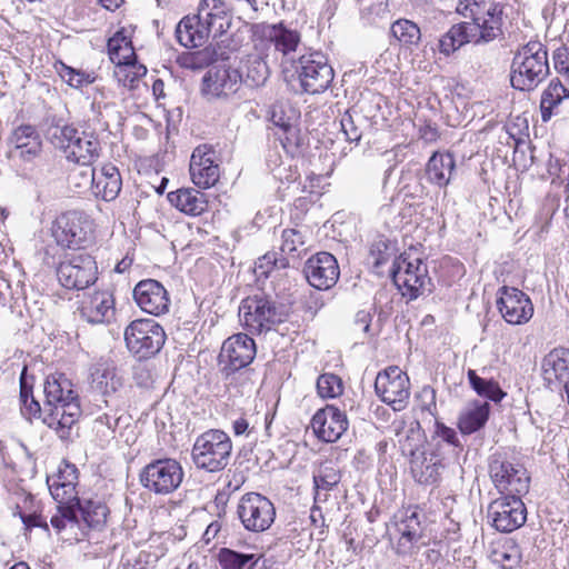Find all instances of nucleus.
I'll list each match as a JSON object with an SVG mask.
<instances>
[{
  "mask_svg": "<svg viewBox=\"0 0 569 569\" xmlns=\"http://www.w3.org/2000/svg\"><path fill=\"white\" fill-rule=\"evenodd\" d=\"M340 479L341 476L337 468L330 465H322L313 475L315 501H327V492L332 490L340 482Z\"/></svg>",
  "mask_w": 569,
  "mask_h": 569,
  "instance_id": "nucleus-43",
  "label": "nucleus"
},
{
  "mask_svg": "<svg viewBox=\"0 0 569 569\" xmlns=\"http://www.w3.org/2000/svg\"><path fill=\"white\" fill-rule=\"evenodd\" d=\"M274 134L289 154H295L302 143L300 130L296 124H287L286 129L276 131Z\"/></svg>",
  "mask_w": 569,
  "mask_h": 569,
  "instance_id": "nucleus-55",
  "label": "nucleus"
},
{
  "mask_svg": "<svg viewBox=\"0 0 569 569\" xmlns=\"http://www.w3.org/2000/svg\"><path fill=\"white\" fill-rule=\"evenodd\" d=\"M340 127L347 141L358 143L365 130L372 127L370 118L365 114L363 103L347 109L340 118Z\"/></svg>",
  "mask_w": 569,
  "mask_h": 569,
  "instance_id": "nucleus-33",
  "label": "nucleus"
},
{
  "mask_svg": "<svg viewBox=\"0 0 569 569\" xmlns=\"http://www.w3.org/2000/svg\"><path fill=\"white\" fill-rule=\"evenodd\" d=\"M57 277L67 289L83 290L98 279V266L94 258L88 253L73 254L60 262Z\"/></svg>",
  "mask_w": 569,
  "mask_h": 569,
  "instance_id": "nucleus-14",
  "label": "nucleus"
},
{
  "mask_svg": "<svg viewBox=\"0 0 569 569\" xmlns=\"http://www.w3.org/2000/svg\"><path fill=\"white\" fill-rule=\"evenodd\" d=\"M457 11L480 24L502 33L503 6L501 0H460Z\"/></svg>",
  "mask_w": 569,
  "mask_h": 569,
  "instance_id": "nucleus-22",
  "label": "nucleus"
},
{
  "mask_svg": "<svg viewBox=\"0 0 569 569\" xmlns=\"http://www.w3.org/2000/svg\"><path fill=\"white\" fill-rule=\"evenodd\" d=\"M455 168L456 162L451 153L435 152L427 163V179L438 187H446L450 182Z\"/></svg>",
  "mask_w": 569,
  "mask_h": 569,
  "instance_id": "nucleus-36",
  "label": "nucleus"
},
{
  "mask_svg": "<svg viewBox=\"0 0 569 569\" xmlns=\"http://www.w3.org/2000/svg\"><path fill=\"white\" fill-rule=\"evenodd\" d=\"M389 248V244L385 239L376 240L370 248V254L375 257V264L379 266L387 260L386 252Z\"/></svg>",
  "mask_w": 569,
  "mask_h": 569,
  "instance_id": "nucleus-62",
  "label": "nucleus"
},
{
  "mask_svg": "<svg viewBox=\"0 0 569 569\" xmlns=\"http://www.w3.org/2000/svg\"><path fill=\"white\" fill-rule=\"evenodd\" d=\"M489 476L500 493L523 495L529 490L530 478L521 465H513L506 455L496 452L489 458Z\"/></svg>",
  "mask_w": 569,
  "mask_h": 569,
  "instance_id": "nucleus-8",
  "label": "nucleus"
},
{
  "mask_svg": "<svg viewBox=\"0 0 569 569\" xmlns=\"http://www.w3.org/2000/svg\"><path fill=\"white\" fill-rule=\"evenodd\" d=\"M409 469L417 483L436 487L442 479L446 465L439 453L426 451L409 460Z\"/></svg>",
  "mask_w": 569,
  "mask_h": 569,
  "instance_id": "nucleus-27",
  "label": "nucleus"
},
{
  "mask_svg": "<svg viewBox=\"0 0 569 569\" xmlns=\"http://www.w3.org/2000/svg\"><path fill=\"white\" fill-rule=\"evenodd\" d=\"M92 184L94 193L104 201L114 200L122 187V179L118 168L106 163L100 169H92Z\"/></svg>",
  "mask_w": 569,
  "mask_h": 569,
  "instance_id": "nucleus-30",
  "label": "nucleus"
},
{
  "mask_svg": "<svg viewBox=\"0 0 569 569\" xmlns=\"http://www.w3.org/2000/svg\"><path fill=\"white\" fill-rule=\"evenodd\" d=\"M303 273L310 286L318 290H328L337 283L340 270L336 257L322 251L306 261Z\"/></svg>",
  "mask_w": 569,
  "mask_h": 569,
  "instance_id": "nucleus-19",
  "label": "nucleus"
},
{
  "mask_svg": "<svg viewBox=\"0 0 569 569\" xmlns=\"http://www.w3.org/2000/svg\"><path fill=\"white\" fill-rule=\"evenodd\" d=\"M270 120L278 128V131L286 129L287 124H293L290 118L284 116L282 107L278 104L272 107Z\"/></svg>",
  "mask_w": 569,
  "mask_h": 569,
  "instance_id": "nucleus-63",
  "label": "nucleus"
},
{
  "mask_svg": "<svg viewBox=\"0 0 569 569\" xmlns=\"http://www.w3.org/2000/svg\"><path fill=\"white\" fill-rule=\"evenodd\" d=\"M189 171L192 182L202 189L214 186L220 177L216 151L207 146H198L190 158Z\"/></svg>",
  "mask_w": 569,
  "mask_h": 569,
  "instance_id": "nucleus-20",
  "label": "nucleus"
},
{
  "mask_svg": "<svg viewBox=\"0 0 569 569\" xmlns=\"http://www.w3.org/2000/svg\"><path fill=\"white\" fill-rule=\"evenodd\" d=\"M266 38L273 44L276 52L281 53V67L284 73L291 71L296 64L295 53L298 51L301 42L300 33L283 26L282 23L272 24L264 32Z\"/></svg>",
  "mask_w": 569,
  "mask_h": 569,
  "instance_id": "nucleus-25",
  "label": "nucleus"
},
{
  "mask_svg": "<svg viewBox=\"0 0 569 569\" xmlns=\"http://www.w3.org/2000/svg\"><path fill=\"white\" fill-rule=\"evenodd\" d=\"M8 156L13 161L33 162L42 151V140L38 130L31 124L16 128L9 139Z\"/></svg>",
  "mask_w": 569,
  "mask_h": 569,
  "instance_id": "nucleus-21",
  "label": "nucleus"
},
{
  "mask_svg": "<svg viewBox=\"0 0 569 569\" xmlns=\"http://www.w3.org/2000/svg\"><path fill=\"white\" fill-rule=\"evenodd\" d=\"M78 518L86 523L89 528H100L104 525L109 509L106 505L99 501L88 500L84 503L76 505Z\"/></svg>",
  "mask_w": 569,
  "mask_h": 569,
  "instance_id": "nucleus-45",
  "label": "nucleus"
},
{
  "mask_svg": "<svg viewBox=\"0 0 569 569\" xmlns=\"http://www.w3.org/2000/svg\"><path fill=\"white\" fill-rule=\"evenodd\" d=\"M303 92L318 94L325 92L335 78V71L327 58L318 51L300 54L295 66Z\"/></svg>",
  "mask_w": 569,
  "mask_h": 569,
  "instance_id": "nucleus-6",
  "label": "nucleus"
},
{
  "mask_svg": "<svg viewBox=\"0 0 569 569\" xmlns=\"http://www.w3.org/2000/svg\"><path fill=\"white\" fill-rule=\"evenodd\" d=\"M502 33L475 21L453 24L439 40V51L449 56L466 43L483 44L493 41Z\"/></svg>",
  "mask_w": 569,
  "mask_h": 569,
  "instance_id": "nucleus-11",
  "label": "nucleus"
},
{
  "mask_svg": "<svg viewBox=\"0 0 569 569\" xmlns=\"http://www.w3.org/2000/svg\"><path fill=\"white\" fill-rule=\"evenodd\" d=\"M556 71L569 80V47H559L552 54Z\"/></svg>",
  "mask_w": 569,
  "mask_h": 569,
  "instance_id": "nucleus-58",
  "label": "nucleus"
},
{
  "mask_svg": "<svg viewBox=\"0 0 569 569\" xmlns=\"http://www.w3.org/2000/svg\"><path fill=\"white\" fill-rule=\"evenodd\" d=\"M176 37L181 46L197 48L203 46L211 36L196 14L181 19L176 28Z\"/></svg>",
  "mask_w": 569,
  "mask_h": 569,
  "instance_id": "nucleus-35",
  "label": "nucleus"
},
{
  "mask_svg": "<svg viewBox=\"0 0 569 569\" xmlns=\"http://www.w3.org/2000/svg\"><path fill=\"white\" fill-rule=\"evenodd\" d=\"M391 277L402 296L410 300L426 292H431V279L428 276L427 264L420 259L409 261L400 258L393 264Z\"/></svg>",
  "mask_w": 569,
  "mask_h": 569,
  "instance_id": "nucleus-9",
  "label": "nucleus"
},
{
  "mask_svg": "<svg viewBox=\"0 0 569 569\" xmlns=\"http://www.w3.org/2000/svg\"><path fill=\"white\" fill-rule=\"evenodd\" d=\"M79 311L89 323H109L116 315L113 295L108 290L90 293L82 299Z\"/></svg>",
  "mask_w": 569,
  "mask_h": 569,
  "instance_id": "nucleus-28",
  "label": "nucleus"
},
{
  "mask_svg": "<svg viewBox=\"0 0 569 569\" xmlns=\"http://www.w3.org/2000/svg\"><path fill=\"white\" fill-rule=\"evenodd\" d=\"M548 50L540 41L521 46L511 61L510 82L520 91H531L549 74Z\"/></svg>",
  "mask_w": 569,
  "mask_h": 569,
  "instance_id": "nucleus-2",
  "label": "nucleus"
},
{
  "mask_svg": "<svg viewBox=\"0 0 569 569\" xmlns=\"http://www.w3.org/2000/svg\"><path fill=\"white\" fill-rule=\"evenodd\" d=\"M399 535L396 551L398 555H408L422 536V528L417 511H406L395 525Z\"/></svg>",
  "mask_w": 569,
  "mask_h": 569,
  "instance_id": "nucleus-31",
  "label": "nucleus"
},
{
  "mask_svg": "<svg viewBox=\"0 0 569 569\" xmlns=\"http://www.w3.org/2000/svg\"><path fill=\"white\" fill-rule=\"evenodd\" d=\"M348 419L343 411L332 405L319 409L311 419L316 436L325 442H336L348 429Z\"/></svg>",
  "mask_w": 569,
  "mask_h": 569,
  "instance_id": "nucleus-23",
  "label": "nucleus"
},
{
  "mask_svg": "<svg viewBox=\"0 0 569 569\" xmlns=\"http://www.w3.org/2000/svg\"><path fill=\"white\" fill-rule=\"evenodd\" d=\"M256 343L246 333L229 337L222 343L218 360L220 371L226 377L249 366L256 357Z\"/></svg>",
  "mask_w": 569,
  "mask_h": 569,
  "instance_id": "nucleus-16",
  "label": "nucleus"
},
{
  "mask_svg": "<svg viewBox=\"0 0 569 569\" xmlns=\"http://www.w3.org/2000/svg\"><path fill=\"white\" fill-rule=\"evenodd\" d=\"M488 518L500 532H512L525 525L527 509L520 495L506 493L488 506Z\"/></svg>",
  "mask_w": 569,
  "mask_h": 569,
  "instance_id": "nucleus-15",
  "label": "nucleus"
},
{
  "mask_svg": "<svg viewBox=\"0 0 569 569\" xmlns=\"http://www.w3.org/2000/svg\"><path fill=\"white\" fill-rule=\"evenodd\" d=\"M260 557L254 553L236 551L230 548H221L218 552V561L222 569H254Z\"/></svg>",
  "mask_w": 569,
  "mask_h": 569,
  "instance_id": "nucleus-44",
  "label": "nucleus"
},
{
  "mask_svg": "<svg viewBox=\"0 0 569 569\" xmlns=\"http://www.w3.org/2000/svg\"><path fill=\"white\" fill-rule=\"evenodd\" d=\"M390 32L402 46H417L421 39L420 28L408 19H399L391 24Z\"/></svg>",
  "mask_w": 569,
  "mask_h": 569,
  "instance_id": "nucleus-47",
  "label": "nucleus"
},
{
  "mask_svg": "<svg viewBox=\"0 0 569 569\" xmlns=\"http://www.w3.org/2000/svg\"><path fill=\"white\" fill-rule=\"evenodd\" d=\"M128 350L138 359H148L157 355L166 341L163 328L153 319H137L124 330Z\"/></svg>",
  "mask_w": 569,
  "mask_h": 569,
  "instance_id": "nucleus-7",
  "label": "nucleus"
},
{
  "mask_svg": "<svg viewBox=\"0 0 569 569\" xmlns=\"http://www.w3.org/2000/svg\"><path fill=\"white\" fill-rule=\"evenodd\" d=\"M20 518L23 522V525L26 526L27 529H31V528H44L46 530H48V523L46 521V519L41 516V515H38V513H20Z\"/></svg>",
  "mask_w": 569,
  "mask_h": 569,
  "instance_id": "nucleus-64",
  "label": "nucleus"
},
{
  "mask_svg": "<svg viewBox=\"0 0 569 569\" xmlns=\"http://www.w3.org/2000/svg\"><path fill=\"white\" fill-rule=\"evenodd\" d=\"M239 317L251 333H262L283 322L287 312L282 305L277 303L270 297L254 295L241 301Z\"/></svg>",
  "mask_w": 569,
  "mask_h": 569,
  "instance_id": "nucleus-5",
  "label": "nucleus"
},
{
  "mask_svg": "<svg viewBox=\"0 0 569 569\" xmlns=\"http://www.w3.org/2000/svg\"><path fill=\"white\" fill-rule=\"evenodd\" d=\"M122 388V379L114 366L100 362L91 367L88 378V391L93 397H101L106 406L108 397L114 396Z\"/></svg>",
  "mask_w": 569,
  "mask_h": 569,
  "instance_id": "nucleus-26",
  "label": "nucleus"
},
{
  "mask_svg": "<svg viewBox=\"0 0 569 569\" xmlns=\"http://www.w3.org/2000/svg\"><path fill=\"white\" fill-rule=\"evenodd\" d=\"M229 51L220 46H208L202 50L183 54L179 61L180 64L188 69H202L218 60H228Z\"/></svg>",
  "mask_w": 569,
  "mask_h": 569,
  "instance_id": "nucleus-39",
  "label": "nucleus"
},
{
  "mask_svg": "<svg viewBox=\"0 0 569 569\" xmlns=\"http://www.w3.org/2000/svg\"><path fill=\"white\" fill-rule=\"evenodd\" d=\"M58 513L53 515L50 519L51 526L61 531L67 528V526L74 527L80 526V520L78 518V511L74 506H57Z\"/></svg>",
  "mask_w": 569,
  "mask_h": 569,
  "instance_id": "nucleus-54",
  "label": "nucleus"
},
{
  "mask_svg": "<svg viewBox=\"0 0 569 569\" xmlns=\"http://www.w3.org/2000/svg\"><path fill=\"white\" fill-rule=\"evenodd\" d=\"M197 17L213 39L222 37L231 26V14L222 0H201Z\"/></svg>",
  "mask_w": 569,
  "mask_h": 569,
  "instance_id": "nucleus-29",
  "label": "nucleus"
},
{
  "mask_svg": "<svg viewBox=\"0 0 569 569\" xmlns=\"http://www.w3.org/2000/svg\"><path fill=\"white\" fill-rule=\"evenodd\" d=\"M468 380L472 389L481 397H486L493 402H499L506 396V392L493 380H486L479 377L475 370H468Z\"/></svg>",
  "mask_w": 569,
  "mask_h": 569,
  "instance_id": "nucleus-48",
  "label": "nucleus"
},
{
  "mask_svg": "<svg viewBox=\"0 0 569 569\" xmlns=\"http://www.w3.org/2000/svg\"><path fill=\"white\" fill-rule=\"evenodd\" d=\"M237 513L246 530L263 532L273 523L276 508L267 497L258 492H248L241 497Z\"/></svg>",
  "mask_w": 569,
  "mask_h": 569,
  "instance_id": "nucleus-12",
  "label": "nucleus"
},
{
  "mask_svg": "<svg viewBox=\"0 0 569 569\" xmlns=\"http://www.w3.org/2000/svg\"><path fill=\"white\" fill-rule=\"evenodd\" d=\"M183 470L174 459H158L148 463L140 473L141 485L157 495L173 492L182 482Z\"/></svg>",
  "mask_w": 569,
  "mask_h": 569,
  "instance_id": "nucleus-10",
  "label": "nucleus"
},
{
  "mask_svg": "<svg viewBox=\"0 0 569 569\" xmlns=\"http://www.w3.org/2000/svg\"><path fill=\"white\" fill-rule=\"evenodd\" d=\"M90 221L78 211L60 214L52 226L56 242L68 249H79L90 240Z\"/></svg>",
  "mask_w": 569,
  "mask_h": 569,
  "instance_id": "nucleus-17",
  "label": "nucleus"
},
{
  "mask_svg": "<svg viewBox=\"0 0 569 569\" xmlns=\"http://www.w3.org/2000/svg\"><path fill=\"white\" fill-rule=\"evenodd\" d=\"M50 132L51 143L70 162L90 166L100 156V141L92 130H80L72 124H64L53 127Z\"/></svg>",
  "mask_w": 569,
  "mask_h": 569,
  "instance_id": "nucleus-3",
  "label": "nucleus"
},
{
  "mask_svg": "<svg viewBox=\"0 0 569 569\" xmlns=\"http://www.w3.org/2000/svg\"><path fill=\"white\" fill-rule=\"evenodd\" d=\"M490 406L488 402L475 401L459 416L458 427L463 435H471L480 430L488 421Z\"/></svg>",
  "mask_w": 569,
  "mask_h": 569,
  "instance_id": "nucleus-38",
  "label": "nucleus"
},
{
  "mask_svg": "<svg viewBox=\"0 0 569 569\" xmlns=\"http://www.w3.org/2000/svg\"><path fill=\"white\" fill-rule=\"evenodd\" d=\"M317 391L321 398H336L343 391L342 380L333 373L320 375L317 380Z\"/></svg>",
  "mask_w": 569,
  "mask_h": 569,
  "instance_id": "nucleus-52",
  "label": "nucleus"
},
{
  "mask_svg": "<svg viewBox=\"0 0 569 569\" xmlns=\"http://www.w3.org/2000/svg\"><path fill=\"white\" fill-rule=\"evenodd\" d=\"M77 483H62L58 482H50L49 481V490L52 496V498L57 501L58 506H74L79 505V498L76 490Z\"/></svg>",
  "mask_w": 569,
  "mask_h": 569,
  "instance_id": "nucleus-51",
  "label": "nucleus"
},
{
  "mask_svg": "<svg viewBox=\"0 0 569 569\" xmlns=\"http://www.w3.org/2000/svg\"><path fill=\"white\" fill-rule=\"evenodd\" d=\"M568 98L569 88L560 79H552L541 93L540 112L542 121H549L553 111Z\"/></svg>",
  "mask_w": 569,
  "mask_h": 569,
  "instance_id": "nucleus-37",
  "label": "nucleus"
},
{
  "mask_svg": "<svg viewBox=\"0 0 569 569\" xmlns=\"http://www.w3.org/2000/svg\"><path fill=\"white\" fill-rule=\"evenodd\" d=\"M46 403L52 406L51 412L43 419L60 439L67 440L71 429L81 415L78 393L72 382L63 373L47 377L43 386Z\"/></svg>",
  "mask_w": 569,
  "mask_h": 569,
  "instance_id": "nucleus-1",
  "label": "nucleus"
},
{
  "mask_svg": "<svg viewBox=\"0 0 569 569\" xmlns=\"http://www.w3.org/2000/svg\"><path fill=\"white\" fill-rule=\"evenodd\" d=\"M542 373L546 381H561L569 376V350L553 349L542 360Z\"/></svg>",
  "mask_w": 569,
  "mask_h": 569,
  "instance_id": "nucleus-40",
  "label": "nucleus"
},
{
  "mask_svg": "<svg viewBox=\"0 0 569 569\" xmlns=\"http://www.w3.org/2000/svg\"><path fill=\"white\" fill-rule=\"evenodd\" d=\"M133 299L140 309L147 313L160 316L169 311L168 291L154 279L139 281L133 288Z\"/></svg>",
  "mask_w": 569,
  "mask_h": 569,
  "instance_id": "nucleus-24",
  "label": "nucleus"
},
{
  "mask_svg": "<svg viewBox=\"0 0 569 569\" xmlns=\"http://www.w3.org/2000/svg\"><path fill=\"white\" fill-rule=\"evenodd\" d=\"M519 560L520 556L516 549H512L510 552L505 550L495 552V561L501 563L506 569H511L519 562Z\"/></svg>",
  "mask_w": 569,
  "mask_h": 569,
  "instance_id": "nucleus-61",
  "label": "nucleus"
},
{
  "mask_svg": "<svg viewBox=\"0 0 569 569\" xmlns=\"http://www.w3.org/2000/svg\"><path fill=\"white\" fill-rule=\"evenodd\" d=\"M171 206L189 216H199L208 208L206 194L193 188H181L167 196Z\"/></svg>",
  "mask_w": 569,
  "mask_h": 569,
  "instance_id": "nucleus-34",
  "label": "nucleus"
},
{
  "mask_svg": "<svg viewBox=\"0 0 569 569\" xmlns=\"http://www.w3.org/2000/svg\"><path fill=\"white\" fill-rule=\"evenodd\" d=\"M77 479H78V469L76 468V466L66 462L59 467L57 475L48 477L47 483L49 485V481L56 482L57 480H58V482H62V483H68V482L77 483Z\"/></svg>",
  "mask_w": 569,
  "mask_h": 569,
  "instance_id": "nucleus-59",
  "label": "nucleus"
},
{
  "mask_svg": "<svg viewBox=\"0 0 569 569\" xmlns=\"http://www.w3.org/2000/svg\"><path fill=\"white\" fill-rule=\"evenodd\" d=\"M108 54L114 64H128L136 60L134 49L131 39L126 34V31L119 30L107 43Z\"/></svg>",
  "mask_w": 569,
  "mask_h": 569,
  "instance_id": "nucleus-41",
  "label": "nucleus"
},
{
  "mask_svg": "<svg viewBox=\"0 0 569 569\" xmlns=\"http://www.w3.org/2000/svg\"><path fill=\"white\" fill-rule=\"evenodd\" d=\"M435 435L453 447H461L457 432L441 422H436Z\"/></svg>",
  "mask_w": 569,
  "mask_h": 569,
  "instance_id": "nucleus-60",
  "label": "nucleus"
},
{
  "mask_svg": "<svg viewBox=\"0 0 569 569\" xmlns=\"http://www.w3.org/2000/svg\"><path fill=\"white\" fill-rule=\"evenodd\" d=\"M229 13L239 14L240 19H254L258 11L257 0H226Z\"/></svg>",
  "mask_w": 569,
  "mask_h": 569,
  "instance_id": "nucleus-56",
  "label": "nucleus"
},
{
  "mask_svg": "<svg viewBox=\"0 0 569 569\" xmlns=\"http://www.w3.org/2000/svg\"><path fill=\"white\" fill-rule=\"evenodd\" d=\"M203 80L209 93L214 97H228L238 90L241 74L236 69L218 68L210 70Z\"/></svg>",
  "mask_w": 569,
  "mask_h": 569,
  "instance_id": "nucleus-32",
  "label": "nucleus"
},
{
  "mask_svg": "<svg viewBox=\"0 0 569 569\" xmlns=\"http://www.w3.org/2000/svg\"><path fill=\"white\" fill-rule=\"evenodd\" d=\"M398 437L401 453L405 457H408L409 460L415 458L416 455L426 452L425 450H421L425 442V432L421 429L419 421H411L406 429L398 432Z\"/></svg>",
  "mask_w": 569,
  "mask_h": 569,
  "instance_id": "nucleus-42",
  "label": "nucleus"
},
{
  "mask_svg": "<svg viewBox=\"0 0 569 569\" xmlns=\"http://www.w3.org/2000/svg\"><path fill=\"white\" fill-rule=\"evenodd\" d=\"M147 68L138 64L136 60L128 64H116L114 77L123 87L134 89L141 77L146 76Z\"/></svg>",
  "mask_w": 569,
  "mask_h": 569,
  "instance_id": "nucleus-49",
  "label": "nucleus"
},
{
  "mask_svg": "<svg viewBox=\"0 0 569 569\" xmlns=\"http://www.w3.org/2000/svg\"><path fill=\"white\" fill-rule=\"evenodd\" d=\"M231 452L232 442L228 433L210 429L196 439L191 456L198 469L218 472L229 465Z\"/></svg>",
  "mask_w": 569,
  "mask_h": 569,
  "instance_id": "nucleus-4",
  "label": "nucleus"
},
{
  "mask_svg": "<svg viewBox=\"0 0 569 569\" xmlns=\"http://www.w3.org/2000/svg\"><path fill=\"white\" fill-rule=\"evenodd\" d=\"M305 237L297 229H284L281 233L280 251L283 256L298 259L305 251Z\"/></svg>",
  "mask_w": 569,
  "mask_h": 569,
  "instance_id": "nucleus-50",
  "label": "nucleus"
},
{
  "mask_svg": "<svg viewBox=\"0 0 569 569\" xmlns=\"http://www.w3.org/2000/svg\"><path fill=\"white\" fill-rule=\"evenodd\" d=\"M377 396L393 410L400 411L410 398V380L399 367L391 366L380 371L375 381Z\"/></svg>",
  "mask_w": 569,
  "mask_h": 569,
  "instance_id": "nucleus-13",
  "label": "nucleus"
},
{
  "mask_svg": "<svg viewBox=\"0 0 569 569\" xmlns=\"http://www.w3.org/2000/svg\"><path fill=\"white\" fill-rule=\"evenodd\" d=\"M270 76V69L264 58L253 54L246 62L244 83L251 88L263 86Z\"/></svg>",
  "mask_w": 569,
  "mask_h": 569,
  "instance_id": "nucleus-46",
  "label": "nucleus"
},
{
  "mask_svg": "<svg viewBox=\"0 0 569 569\" xmlns=\"http://www.w3.org/2000/svg\"><path fill=\"white\" fill-rule=\"evenodd\" d=\"M289 266L288 257H284L282 253L278 257L277 252H268L263 257L258 260V268L266 269L262 270L261 273L268 274L269 271L273 268L276 269H284Z\"/></svg>",
  "mask_w": 569,
  "mask_h": 569,
  "instance_id": "nucleus-57",
  "label": "nucleus"
},
{
  "mask_svg": "<svg viewBox=\"0 0 569 569\" xmlns=\"http://www.w3.org/2000/svg\"><path fill=\"white\" fill-rule=\"evenodd\" d=\"M497 295V308L508 323L523 325L532 318L533 305L523 291L503 286L499 288Z\"/></svg>",
  "mask_w": 569,
  "mask_h": 569,
  "instance_id": "nucleus-18",
  "label": "nucleus"
},
{
  "mask_svg": "<svg viewBox=\"0 0 569 569\" xmlns=\"http://www.w3.org/2000/svg\"><path fill=\"white\" fill-rule=\"evenodd\" d=\"M20 411L27 420L39 418L41 415L40 403L33 398L32 389L22 380L20 385Z\"/></svg>",
  "mask_w": 569,
  "mask_h": 569,
  "instance_id": "nucleus-53",
  "label": "nucleus"
}]
</instances>
